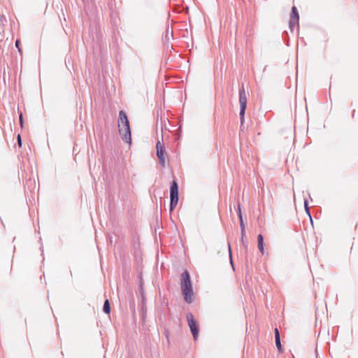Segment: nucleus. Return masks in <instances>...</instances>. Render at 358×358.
I'll return each mask as SVG.
<instances>
[{
  "label": "nucleus",
  "mask_w": 358,
  "mask_h": 358,
  "mask_svg": "<svg viewBox=\"0 0 358 358\" xmlns=\"http://www.w3.org/2000/svg\"><path fill=\"white\" fill-rule=\"evenodd\" d=\"M118 129L123 141L127 143L131 144V128L127 115L123 110L119 113Z\"/></svg>",
  "instance_id": "nucleus-1"
},
{
  "label": "nucleus",
  "mask_w": 358,
  "mask_h": 358,
  "mask_svg": "<svg viewBox=\"0 0 358 358\" xmlns=\"http://www.w3.org/2000/svg\"><path fill=\"white\" fill-rule=\"evenodd\" d=\"M181 289L185 301L188 303H192L194 292L190 276L187 271H185L181 275Z\"/></svg>",
  "instance_id": "nucleus-2"
},
{
  "label": "nucleus",
  "mask_w": 358,
  "mask_h": 358,
  "mask_svg": "<svg viewBox=\"0 0 358 358\" xmlns=\"http://www.w3.org/2000/svg\"><path fill=\"white\" fill-rule=\"evenodd\" d=\"M170 198L171 204L170 208L172 210L178 203V185L176 180H173L170 187Z\"/></svg>",
  "instance_id": "nucleus-3"
},
{
  "label": "nucleus",
  "mask_w": 358,
  "mask_h": 358,
  "mask_svg": "<svg viewBox=\"0 0 358 358\" xmlns=\"http://www.w3.org/2000/svg\"><path fill=\"white\" fill-rule=\"evenodd\" d=\"M239 103L241 122L243 124L244 122V115L247 106V97L243 87L239 91Z\"/></svg>",
  "instance_id": "nucleus-4"
},
{
  "label": "nucleus",
  "mask_w": 358,
  "mask_h": 358,
  "mask_svg": "<svg viewBox=\"0 0 358 358\" xmlns=\"http://www.w3.org/2000/svg\"><path fill=\"white\" fill-rule=\"evenodd\" d=\"M187 320L194 338L196 340L199 336V325L194 320L192 313H189L187 314Z\"/></svg>",
  "instance_id": "nucleus-5"
},
{
  "label": "nucleus",
  "mask_w": 358,
  "mask_h": 358,
  "mask_svg": "<svg viewBox=\"0 0 358 358\" xmlns=\"http://www.w3.org/2000/svg\"><path fill=\"white\" fill-rule=\"evenodd\" d=\"M157 155L160 161L161 164L164 166H165V156H164V150L163 145L159 141H158L157 145Z\"/></svg>",
  "instance_id": "nucleus-6"
},
{
  "label": "nucleus",
  "mask_w": 358,
  "mask_h": 358,
  "mask_svg": "<svg viewBox=\"0 0 358 358\" xmlns=\"http://www.w3.org/2000/svg\"><path fill=\"white\" fill-rule=\"evenodd\" d=\"M275 341L276 347L280 352H282V348L280 343V333L277 328L275 329Z\"/></svg>",
  "instance_id": "nucleus-7"
},
{
  "label": "nucleus",
  "mask_w": 358,
  "mask_h": 358,
  "mask_svg": "<svg viewBox=\"0 0 358 358\" xmlns=\"http://www.w3.org/2000/svg\"><path fill=\"white\" fill-rule=\"evenodd\" d=\"M257 242H258V248L262 254H264V238L262 234H259L257 236Z\"/></svg>",
  "instance_id": "nucleus-8"
},
{
  "label": "nucleus",
  "mask_w": 358,
  "mask_h": 358,
  "mask_svg": "<svg viewBox=\"0 0 358 358\" xmlns=\"http://www.w3.org/2000/svg\"><path fill=\"white\" fill-rule=\"evenodd\" d=\"M299 27V20L297 18H293L292 17H290V20H289V27L292 30H293V29L294 28V27Z\"/></svg>",
  "instance_id": "nucleus-9"
},
{
  "label": "nucleus",
  "mask_w": 358,
  "mask_h": 358,
  "mask_svg": "<svg viewBox=\"0 0 358 358\" xmlns=\"http://www.w3.org/2000/svg\"><path fill=\"white\" fill-rule=\"evenodd\" d=\"M103 311L107 313V314H109L110 313V303H109V301L108 299H106L104 302V305H103Z\"/></svg>",
  "instance_id": "nucleus-10"
},
{
  "label": "nucleus",
  "mask_w": 358,
  "mask_h": 358,
  "mask_svg": "<svg viewBox=\"0 0 358 358\" xmlns=\"http://www.w3.org/2000/svg\"><path fill=\"white\" fill-rule=\"evenodd\" d=\"M290 17H293V18H297L298 20H299V13L297 11V9H296V6H293L292 8V13L290 15Z\"/></svg>",
  "instance_id": "nucleus-11"
},
{
  "label": "nucleus",
  "mask_w": 358,
  "mask_h": 358,
  "mask_svg": "<svg viewBox=\"0 0 358 358\" xmlns=\"http://www.w3.org/2000/svg\"><path fill=\"white\" fill-rule=\"evenodd\" d=\"M238 216H239L240 220H241V231L243 230V229L245 231L244 224H243V220H242V214H241V206H240V205H238Z\"/></svg>",
  "instance_id": "nucleus-12"
},
{
  "label": "nucleus",
  "mask_w": 358,
  "mask_h": 358,
  "mask_svg": "<svg viewBox=\"0 0 358 358\" xmlns=\"http://www.w3.org/2000/svg\"><path fill=\"white\" fill-rule=\"evenodd\" d=\"M241 241L245 243V231L243 229L241 231Z\"/></svg>",
  "instance_id": "nucleus-13"
},
{
  "label": "nucleus",
  "mask_w": 358,
  "mask_h": 358,
  "mask_svg": "<svg viewBox=\"0 0 358 358\" xmlns=\"http://www.w3.org/2000/svg\"><path fill=\"white\" fill-rule=\"evenodd\" d=\"M17 143L20 147L22 146V139L20 134L17 135Z\"/></svg>",
  "instance_id": "nucleus-14"
},
{
  "label": "nucleus",
  "mask_w": 358,
  "mask_h": 358,
  "mask_svg": "<svg viewBox=\"0 0 358 358\" xmlns=\"http://www.w3.org/2000/svg\"><path fill=\"white\" fill-rule=\"evenodd\" d=\"M20 41L17 40L16 42H15V45L19 49V51H21V49L20 48Z\"/></svg>",
  "instance_id": "nucleus-15"
},
{
  "label": "nucleus",
  "mask_w": 358,
  "mask_h": 358,
  "mask_svg": "<svg viewBox=\"0 0 358 358\" xmlns=\"http://www.w3.org/2000/svg\"><path fill=\"white\" fill-rule=\"evenodd\" d=\"M20 123L21 127H23L22 114V113L20 115Z\"/></svg>",
  "instance_id": "nucleus-16"
},
{
  "label": "nucleus",
  "mask_w": 358,
  "mask_h": 358,
  "mask_svg": "<svg viewBox=\"0 0 358 358\" xmlns=\"http://www.w3.org/2000/svg\"><path fill=\"white\" fill-rule=\"evenodd\" d=\"M229 254H230V259H231V247H230V245H229ZM231 262H232V261L231 260Z\"/></svg>",
  "instance_id": "nucleus-17"
},
{
  "label": "nucleus",
  "mask_w": 358,
  "mask_h": 358,
  "mask_svg": "<svg viewBox=\"0 0 358 358\" xmlns=\"http://www.w3.org/2000/svg\"><path fill=\"white\" fill-rule=\"evenodd\" d=\"M305 206H306V210H307V212H308V213H309V212H308V210L307 209V201H305ZM308 215H309V216L310 217V213H308Z\"/></svg>",
  "instance_id": "nucleus-18"
}]
</instances>
